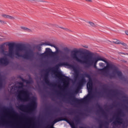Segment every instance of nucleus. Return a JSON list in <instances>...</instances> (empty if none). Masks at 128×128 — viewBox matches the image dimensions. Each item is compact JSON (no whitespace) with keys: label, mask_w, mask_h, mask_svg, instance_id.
Here are the masks:
<instances>
[{"label":"nucleus","mask_w":128,"mask_h":128,"mask_svg":"<svg viewBox=\"0 0 128 128\" xmlns=\"http://www.w3.org/2000/svg\"><path fill=\"white\" fill-rule=\"evenodd\" d=\"M2 18H8V15L6 14H2Z\"/></svg>","instance_id":"obj_16"},{"label":"nucleus","mask_w":128,"mask_h":128,"mask_svg":"<svg viewBox=\"0 0 128 128\" xmlns=\"http://www.w3.org/2000/svg\"><path fill=\"white\" fill-rule=\"evenodd\" d=\"M88 23L90 24V26H93L94 28H95V26H96V24L94 23V22H88Z\"/></svg>","instance_id":"obj_12"},{"label":"nucleus","mask_w":128,"mask_h":128,"mask_svg":"<svg viewBox=\"0 0 128 128\" xmlns=\"http://www.w3.org/2000/svg\"><path fill=\"white\" fill-rule=\"evenodd\" d=\"M36 106H37V104L36 101L32 102L30 106V110L32 111L34 110L36 108Z\"/></svg>","instance_id":"obj_7"},{"label":"nucleus","mask_w":128,"mask_h":128,"mask_svg":"<svg viewBox=\"0 0 128 128\" xmlns=\"http://www.w3.org/2000/svg\"><path fill=\"white\" fill-rule=\"evenodd\" d=\"M58 66H68V63L66 62H62V63H59L58 64Z\"/></svg>","instance_id":"obj_10"},{"label":"nucleus","mask_w":128,"mask_h":128,"mask_svg":"<svg viewBox=\"0 0 128 128\" xmlns=\"http://www.w3.org/2000/svg\"><path fill=\"white\" fill-rule=\"evenodd\" d=\"M55 26H56V28H60V27L58 26V25H57V24H56V25H55Z\"/></svg>","instance_id":"obj_26"},{"label":"nucleus","mask_w":128,"mask_h":128,"mask_svg":"<svg viewBox=\"0 0 128 128\" xmlns=\"http://www.w3.org/2000/svg\"><path fill=\"white\" fill-rule=\"evenodd\" d=\"M56 51L54 52H52L50 48H46L45 52L42 54L41 56L43 58H47L48 56H50L52 54L54 60H62V58H60V57L58 55V54L59 52L58 49V48H56Z\"/></svg>","instance_id":"obj_3"},{"label":"nucleus","mask_w":128,"mask_h":128,"mask_svg":"<svg viewBox=\"0 0 128 128\" xmlns=\"http://www.w3.org/2000/svg\"><path fill=\"white\" fill-rule=\"evenodd\" d=\"M8 46H9L8 52H3V54L4 56H6L14 58L15 54L16 58L22 56L24 58H26V60L30 58V52L24 46H18L16 47L14 50V48L12 46V44L8 43Z\"/></svg>","instance_id":"obj_2"},{"label":"nucleus","mask_w":128,"mask_h":128,"mask_svg":"<svg viewBox=\"0 0 128 128\" xmlns=\"http://www.w3.org/2000/svg\"><path fill=\"white\" fill-rule=\"evenodd\" d=\"M125 33H126V34L127 36H128V30H126V31L125 32Z\"/></svg>","instance_id":"obj_25"},{"label":"nucleus","mask_w":128,"mask_h":128,"mask_svg":"<svg viewBox=\"0 0 128 128\" xmlns=\"http://www.w3.org/2000/svg\"><path fill=\"white\" fill-rule=\"evenodd\" d=\"M116 74H117L118 76H122V72L120 71L116 72Z\"/></svg>","instance_id":"obj_22"},{"label":"nucleus","mask_w":128,"mask_h":128,"mask_svg":"<svg viewBox=\"0 0 128 128\" xmlns=\"http://www.w3.org/2000/svg\"><path fill=\"white\" fill-rule=\"evenodd\" d=\"M85 48H88V47H85Z\"/></svg>","instance_id":"obj_30"},{"label":"nucleus","mask_w":128,"mask_h":128,"mask_svg":"<svg viewBox=\"0 0 128 128\" xmlns=\"http://www.w3.org/2000/svg\"><path fill=\"white\" fill-rule=\"evenodd\" d=\"M60 28H62V30H66V31L68 30V28H64V27H60Z\"/></svg>","instance_id":"obj_20"},{"label":"nucleus","mask_w":128,"mask_h":128,"mask_svg":"<svg viewBox=\"0 0 128 128\" xmlns=\"http://www.w3.org/2000/svg\"><path fill=\"white\" fill-rule=\"evenodd\" d=\"M33 0V1H34V0Z\"/></svg>","instance_id":"obj_29"},{"label":"nucleus","mask_w":128,"mask_h":128,"mask_svg":"<svg viewBox=\"0 0 128 128\" xmlns=\"http://www.w3.org/2000/svg\"><path fill=\"white\" fill-rule=\"evenodd\" d=\"M99 66L100 68H104V64L102 62L99 63Z\"/></svg>","instance_id":"obj_18"},{"label":"nucleus","mask_w":128,"mask_h":128,"mask_svg":"<svg viewBox=\"0 0 128 128\" xmlns=\"http://www.w3.org/2000/svg\"><path fill=\"white\" fill-rule=\"evenodd\" d=\"M60 120H56L54 121V124H56V122H60Z\"/></svg>","instance_id":"obj_23"},{"label":"nucleus","mask_w":128,"mask_h":128,"mask_svg":"<svg viewBox=\"0 0 128 128\" xmlns=\"http://www.w3.org/2000/svg\"><path fill=\"white\" fill-rule=\"evenodd\" d=\"M112 42H114V44H121L120 41L118 40H114L112 41Z\"/></svg>","instance_id":"obj_11"},{"label":"nucleus","mask_w":128,"mask_h":128,"mask_svg":"<svg viewBox=\"0 0 128 128\" xmlns=\"http://www.w3.org/2000/svg\"><path fill=\"white\" fill-rule=\"evenodd\" d=\"M21 28L22 30H26V28H28L26 27V26H22L21 27Z\"/></svg>","instance_id":"obj_19"},{"label":"nucleus","mask_w":128,"mask_h":128,"mask_svg":"<svg viewBox=\"0 0 128 128\" xmlns=\"http://www.w3.org/2000/svg\"><path fill=\"white\" fill-rule=\"evenodd\" d=\"M26 32H32V30H30V29L28 28H27L26 29Z\"/></svg>","instance_id":"obj_21"},{"label":"nucleus","mask_w":128,"mask_h":128,"mask_svg":"<svg viewBox=\"0 0 128 128\" xmlns=\"http://www.w3.org/2000/svg\"><path fill=\"white\" fill-rule=\"evenodd\" d=\"M56 76L63 80L64 85L66 86H68V84H70V78L62 76V74H60V72H58V71L56 72Z\"/></svg>","instance_id":"obj_5"},{"label":"nucleus","mask_w":128,"mask_h":128,"mask_svg":"<svg viewBox=\"0 0 128 128\" xmlns=\"http://www.w3.org/2000/svg\"><path fill=\"white\" fill-rule=\"evenodd\" d=\"M20 90H22V88H20Z\"/></svg>","instance_id":"obj_27"},{"label":"nucleus","mask_w":128,"mask_h":128,"mask_svg":"<svg viewBox=\"0 0 128 128\" xmlns=\"http://www.w3.org/2000/svg\"><path fill=\"white\" fill-rule=\"evenodd\" d=\"M0 24H6V22L0 19Z\"/></svg>","instance_id":"obj_15"},{"label":"nucleus","mask_w":128,"mask_h":128,"mask_svg":"<svg viewBox=\"0 0 128 128\" xmlns=\"http://www.w3.org/2000/svg\"><path fill=\"white\" fill-rule=\"evenodd\" d=\"M71 58L80 64H94V68H96L98 62H104L107 64L106 66L102 69H100L99 70L104 72H108L112 68V66L108 64L106 60L104 57L100 56H92L86 54H78V52H72L70 54Z\"/></svg>","instance_id":"obj_1"},{"label":"nucleus","mask_w":128,"mask_h":128,"mask_svg":"<svg viewBox=\"0 0 128 128\" xmlns=\"http://www.w3.org/2000/svg\"><path fill=\"white\" fill-rule=\"evenodd\" d=\"M120 44L123 46L124 48H128V46L124 42H121Z\"/></svg>","instance_id":"obj_13"},{"label":"nucleus","mask_w":128,"mask_h":128,"mask_svg":"<svg viewBox=\"0 0 128 128\" xmlns=\"http://www.w3.org/2000/svg\"><path fill=\"white\" fill-rule=\"evenodd\" d=\"M8 18H9V20H14V18H16L12 16H10V15H8Z\"/></svg>","instance_id":"obj_17"},{"label":"nucleus","mask_w":128,"mask_h":128,"mask_svg":"<svg viewBox=\"0 0 128 128\" xmlns=\"http://www.w3.org/2000/svg\"><path fill=\"white\" fill-rule=\"evenodd\" d=\"M0 64H6V62H8V60L6 58H1L0 60Z\"/></svg>","instance_id":"obj_9"},{"label":"nucleus","mask_w":128,"mask_h":128,"mask_svg":"<svg viewBox=\"0 0 128 128\" xmlns=\"http://www.w3.org/2000/svg\"><path fill=\"white\" fill-rule=\"evenodd\" d=\"M40 46H52V48H56V46L54 45L50 44V42H42L40 44Z\"/></svg>","instance_id":"obj_8"},{"label":"nucleus","mask_w":128,"mask_h":128,"mask_svg":"<svg viewBox=\"0 0 128 128\" xmlns=\"http://www.w3.org/2000/svg\"><path fill=\"white\" fill-rule=\"evenodd\" d=\"M86 82V80L84 78L82 79L80 82V86H82Z\"/></svg>","instance_id":"obj_14"},{"label":"nucleus","mask_w":128,"mask_h":128,"mask_svg":"<svg viewBox=\"0 0 128 128\" xmlns=\"http://www.w3.org/2000/svg\"><path fill=\"white\" fill-rule=\"evenodd\" d=\"M74 72H76V69L74 68Z\"/></svg>","instance_id":"obj_28"},{"label":"nucleus","mask_w":128,"mask_h":128,"mask_svg":"<svg viewBox=\"0 0 128 128\" xmlns=\"http://www.w3.org/2000/svg\"><path fill=\"white\" fill-rule=\"evenodd\" d=\"M88 2H92V0H86Z\"/></svg>","instance_id":"obj_24"},{"label":"nucleus","mask_w":128,"mask_h":128,"mask_svg":"<svg viewBox=\"0 0 128 128\" xmlns=\"http://www.w3.org/2000/svg\"><path fill=\"white\" fill-rule=\"evenodd\" d=\"M87 88L88 90V97L90 96L92 94V80H89V82L87 84Z\"/></svg>","instance_id":"obj_6"},{"label":"nucleus","mask_w":128,"mask_h":128,"mask_svg":"<svg viewBox=\"0 0 128 128\" xmlns=\"http://www.w3.org/2000/svg\"><path fill=\"white\" fill-rule=\"evenodd\" d=\"M30 92L26 90L22 89L18 92L17 98L22 102H28L30 100Z\"/></svg>","instance_id":"obj_4"}]
</instances>
